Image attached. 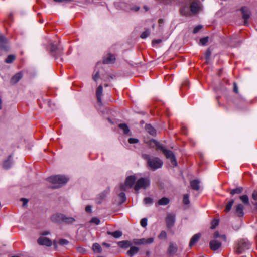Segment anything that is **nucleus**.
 Listing matches in <instances>:
<instances>
[{"label": "nucleus", "instance_id": "f257e3e1", "mask_svg": "<svg viewBox=\"0 0 257 257\" xmlns=\"http://www.w3.org/2000/svg\"><path fill=\"white\" fill-rule=\"evenodd\" d=\"M142 158L147 161L148 166L153 171L160 168L163 165L162 161L158 157H150L148 154H144Z\"/></svg>", "mask_w": 257, "mask_h": 257}, {"label": "nucleus", "instance_id": "f03ea898", "mask_svg": "<svg viewBox=\"0 0 257 257\" xmlns=\"http://www.w3.org/2000/svg\"><path fill=\"white\" fill-rule=\"evenodd\" d=\"M47 180L53 184V188H57L65 184L67 182L68 178L65 176L58 175L50 176L47 178Z\"/></svg>", "mask_w": 257, "mask_h": 257}, {"label": "nucleus", "instance_id": "7ed1b4c3", "mask_svg": "<svg viewBox=\"0 0 257 257\" xmlns=\"http://www.w3.org/2000/svg\"><path fill=\"white\" fill-rule=\"evenodd\" d=\"M153 142L154 143L156 147V150H160L161 151H162L164 155L166 156V157L167 159H169L170 160L172 164L174 166H176L177 163L175 159V157L173 154V152L169 150L165 149L160 144V143L157 142L156 141L154 140Z\"/></svg>", "mask_w": 257, "mask_h": 257}, {"label": "nucleus", "instance_id": "20e7f679", "mask_svg": "<svg viewBox=\"0 0 257 257\" xmlns=\"http://www.w3.org/2000/svg\"><path fill=\"white\" fill-rule=\"evenodd\" d=\"M250 243L246 239H241L237 241L235 245V251L238 254H241L250 248Z\"/></svg>", "mask_w": 257, "mask_h": 257}, {"label": "nucleus", "instance_id": "39448f33", "mask_svg": "<svg viewBox=\"0 0 257 257\" xmlns=\"http://www.w3.org/2000/svg\"><path fill=\"white\" fill-rule=\"evenodd\" d=\"M150 180L148 178H141L135 185L134 189L138 191L140 189H146L150 185Z\"/></svg>", "mask_w": 257, "mask_h": 257}, {"label": "nucleus", "instance_id": "423d86ee", "mask_svg": "<svg viewBox=\"0 0 257 257\" xmlns=\"http://www.w3.org/2000/svg\"><path fill=\"white\" fill-rule=\"evenodd\" d=\"M136 180V178L134 175H131L127 177L126 178L125 183L124 184H121L120 186V190L122 191H127L128 189L131 188L135 181Z\"/></svg>", "mask_w": 257, "mask_h": 257}, {"label": "nucleus", "instance_id": "0eeeda50", "mask_svg": "<svg viewBox=\"0 0 257 257\" xmlns=\"http://www.w3.org/2000/svg\"><path fill=\"white\" fill-rule=\"evenodd\" d=\"M242 13V19L244 20V25H248L249 23L247 20L250 18L251 13L249 9L246 7H243L241 9Z\"/></svg>", "mask_w": 257, "mask_h": 257}, {"label": "nucleus", "instance_id": "6e6552de", "mask_svg": "<svg viewBox=\"0 0 257 257\" xmlns=\"http://www.w3.org/2000/svg\"><path fill=\"white\" fill-rule=\"evenodd\" d=\"M38 243L40 245H44L50 247L52 245V241L45 236H41L37 240Z\"/></svg>", "mask_w": 257, "mask_h": 257}, {"label": "nucleus", "instance_id": "1a4fd4ad", "mask_svg": "<svg viewBox=\"0 0 257 257\" xmlns=\"http://www.w3.org/2000/svg\"><path fill=\"white\" fill-rule=\"evenodd\" d=\"M175 220V216L174 214L172 213L168 214L166 219L167 227L171 228L172 227L174 224Z\"/></svg>", "mask_w": 257, "mask_h": 257}, {"label": "nucleus", "instance_id": "9d476101", "mask_svg": "<svg viewBox=\"0 0 257 257\" xmlns=\"http://www.w3.org/2000/svg\"><path fill=\"white\" fill-rule=\"evenodd\" d=\"M64 215L61 213H56L52 215L51 220L54 222L60 223L64 221Z\"/></svg>", "mask_w": 257, "mask_h": 257}, {"label": "nucleus", "instance_id": "9b49d317", "mask_svg": "<svg viewBox=\"0 0 257 257\" xmlns=\"http://www.w3.org/2000/svg\"><path fill=\"white\" fill-rule=\"evenodd\" d=\"M0 48L5 51H7L9 48L7 40L1 34H0Z\"/></svg>", "mask_w": 257, "mask_h": 257}, {"label": "nucleus", "instance_id": "f8f14e48", "mask_svg": "<svg viewBox=\"0 0 257 257\" xmlns=\"http://www.w3.org/2000/svg\"><path fill=\"white\" fill-rule=\"evenodd\" d=\"M221 245V243L218 240H213L210 242L209 246L210 248L215 251L219 249Z\"/></svg>", "mask_w": 257, "mask_h": 257}, {"label": "nucleus", "instance_id": "ddd939ff", "mask_svg": "<svg viewBox=\"0 0 257 257\" xmlns=\"http://www.w3.org/2000/svg\"><path fill=\"white\" fill-rule=\"evenodd\" d=\"M115 61V56L111 54H107L103 59V63L104 64H112Z\"/></svg>", "mask_w": 257, "mask_h": 257}, {"label": "nucleus", "instance_id": "4468645a", "mask_svg": "<svg viewBox=\"0 0 257 257\" xmlns=\"http://www.w3.org/2000/svg\"><path fill=\"white\" fill-rule=\"evenodd\" d=\"M200 9L199 4L196 2L191 3L190 7L191 13L195 14L198 13Z\"/></svg>", "mask_w": 257, "mask_h": 257}, {"label": "nucleus", "instance_id": "2eb2a0df", "mask_svg": "<svg viewBox=\"0 0 257 257\" xmlns=\"http://www.w3.org/2000/svg\"><path fill=\"white\" fill-rule=\"evenodd\" d=\"M177 249L178 248L176 245L171 242L169 244L167 252L170 255H174L177 252Z\"/></svg>", "mask_w": 257, "mask_h": 257}, {"label": "nucleus", "instance_id": "dca6fc26", "mask_svg": "<svg viewBox=\"0 0 257 257\" xmlns=\"http://www.w3.org/2000/svg\"><path fill=\"white\" fill-rule=\"evenodd\" d=\"M244 206L241 204H239L235 206V213L239 217H243Z\"/></svg>", "mask_w": 257, "mask_h": 257}, {"label": "nucleus", "instance_id": "f3484780", "mask_svg": "<svg viewBox=\"0 0 257 257\" xmlns=\"http://www.w3.org/2000/svg\"><path fill=\"white\" fill-rule=\"evenodd\" d=\"M23 74L21 72H19L14 75L11 78L10 82L14 84L17 83L22 77Z\"/></svg>", "mask_w": 257, "mask_h": 257}, {"label": "nucleus", "instance_id": "a211bd4d", "mask_svg": "<svg viewBox=\"0 0 257 257\" xmlns=\"http://www.w3.org/2000/svg\"><path fill=\"white\" fill-rule=\"evenodd\" d=\"M103 87L101 85L99 86L96 90V96L98 102L101 104V95L102 94Z\"/></svg>", "mask_w": 257, "mask_h": 257}, {"label": "nucleus", "instance_id": "6ab92c4d", "mask_svg": "<svg viewBox=\"0 0 257 257\" xmlns=\"http://www.w3.org/2000/svg\"><path fill=\"white\" fill-rule=\"evenodd\" d=\"M154 239L153 238H149L147 239H141L138 240L137 242H135L136 244H150L153 242Z\"/></svg>", "mask_w": 257, "mask_h": 257}, {"label": "nucleus", "instance_id": "aec40b11", "mask_svg": "<svg viewBox=\"0 0 257 257\" xmlns=\"http://www.w3.org/2000/svg\"><path fill=\"white\" fill-rule=\"evenodd\" d=\"M201 235L200 233H197L193 236L189 243V246L191 247L193 246L200 239Z\"/></svg>", "mask_w": 257, "mask_h": 257}, {"label": "nucleus", "instance_id": "412c9836", "mask_svg": "<svg viewBox=\"0 0 257 257\" xmlns=\"http://www.w3.org/2000/svg\"><path fill=\"white\" fill-rule=\"evenodd\" d=\"M12 164V158L11 155H10L8 159L5 161L3 164V167L6 169H8L10 168Z\"/></svg>", "mask_w": 257, "mask_h": 257}, {"label": "nucleus", "instance_id": "4be33fe9", "mask_svg": "<svg viewBox=\"0 0 257 257\" xmlns=\"http://www.w3.org/2000/svg\"><path fill=\"white\" fill-rule=\"evenodd\" d=\"M199 183L200 182L199 180H194L190 182V185L193 190H198L200 188Z\"/></svg>", "mask_w": 257, "mask_h": 257}, {"label": "nucleus", "instance_id": "5701e85b", "mask_svg": "<svg viewBox=\"0 0 257 257\" xmlns=\"http://www.w3.org/2000/svg\"><path fill=\"white\" fill-rule=\"evenodd\" d=\"M139 250V249L138 247L136 246H132L127 252V254L130 256H132L136 254L138 252Z\"/></svg>", "mask_w": 257, "mask_h": 257}, {"label": "nucleus", "instance_id": "b1692460", "mask_svg": "<svg viewBox=\"0 0 257 257\" xmlns=\"http://www.w3.org/2000/svg\"><path fill=\"white\" fill-rule=\"evenodd\" d=\"M146 131L150 135L154 136L156 134V130L150 124H146L145 126Z\"/></svg>", "mask_w": 257, "mask_h": 257}, {"label": "nucleus", "instance_id": "393cba45", "mask_svg": "<svg viewBox=\"0 0 257 257\" xmlns=\"http://www.w3.org/2000/svg\"><path fill=\"white\" fill-rule=\"evenodd\" d=\"M92 250L95 253H101L102 252V248L100 244L97 243L93 244Z\"/></svg>", "mask_w": 257, "mask_h": 257}, {"label": "nucleus", "instance_id": "a878e982", "mask_svg": "<svg viewBox=\"0 0 257 257\" xmlns=\"http://www.w3.org/2000/svg\"><path fill=\"white\" fill-rule=\"evenodd\" d=\"M181 13L184 16L191 15V12L189 10V8L187 6L182 7L180 10Z\"/></svg>", "mask_w": 257, "mask_h": 257}, {"label": "nucleus", "instance_id": "bb28decb", "mask_svg": "<svg viewBox=\"0 0 257 257\" xmlns=\"http://www.w3.org/2000/svg\"><path fill=\"white\" fill-rule=\"evenodd\" d=\"M243 190V188L241 187H239L235 189L230 190V193L231 195H233L234 194H240Z\"/></svg>", "mask_w": 257, "mask_h": 257}, {"label": "nucleus", "instance_id": "cd10ccee", "mask_svg": "<svg viewBox=\"0 0 257 257\" xmlns=\"http://www.w3.org/2000/svg\"><path fill=\"white\" fill-rule=\"evenodd\" d=\"M118 245L121 248H127L131 245V243L129 241H121L118 243Z\"/></svg>", "mask_w": 257, "mask_h": 257}, {"label": "nucleus", "instance_id": "c85d7f7f", "mask_svg": "<svg viewBox=\"0 0 257 257\" xmlns=\"http://www.w3.org/2000/svg\"><path fill=\"white\" fill-rule=\"evenodd\" d=\"M233 203H234V200L233 199H231L230 201H229L226 203V205L225 206V208L224 211L226 212H228L229 211H230L231 209V208H232V206Z\"/></svg>", "mask_w": 257, "mask_h": 257}, {"label": "nucleus", "instance_id": "c756f323", "mask_svg": "<svg viewBox=\"0 0 257 257\" xmlns=\"http://www.w3.org/2000/svg\"><path fill=\"white\" fill-rule=\"evenodd\" d=\"M75 221V219L74 218L72 217H66L65 215H64L63 222L66 224H70L73 223Z\"/></svg>", "mask_w": 257, "mask_h": 257}, {"label": "nucleus", "instance_id": "7c9ffc66", "mask_svg": "<svg viewBox=\"0 0 257 257\" xmlns=\"http://www.w3.org/2000/svg\"><path fill=\"white\" fill-rule=\"evenodd\" d=\"M213 237L215 239L219 238L225 241H226V236L224 235H220L219 232L217 231L214 232V233L213 234Z\"/></svg>", "mask_w": 257, "mask_h": 257}, {"label": "nucleus", "instance_id": "2f4dec72", "mask_svg": "<svg viewBox=\"0 0 257 257\" xmlns=\"http://www.w3.org/2000/svg\"><path fill=\"white\" fill-rule=\"evenodd\" d=\"M169 203V200L166 197H163L161 199H160L158 202V203L160 205H166Z\"/></svg>", "mask_w": 257, "mask_h": 257}, {"label": "nucleus", "instance_id": "473e14b6", "mask_svg": "<svg viewBox=\"0 0 257 257\" xmlns=\"http://www.w3.org/2000/svg\"><path fill=\"white\" fill-rule=\"evenodd\" d=\"M241 201L245 205H248L249 204V198L247 195H244L240 196L239 197Z\"/></svg>", "mask_w": 257, "mask_h": 257}, {"label": "nucleus", "instance_id": "72a5a7b5", "mask_svg": "<svg viewBox=\"0 0 257 257\" xmlns=\"http://www.w3.org/2000/svg\"><path fill=\"white\" fill-rule=\"evenodd\" d=\"M108 234L112 235L115 238H119L122 235V232L120 231H116L113 232H108Z\"/></svg>", "mask_w": 257, "mask_h": 257}, {"label": "nucleus", "instance_id": "f704fd0d", "mask_svg": "<svg viewBox=\"0 0 257 257\" xmlns=\"http://www.w3.org/2000/svg\"><path fill=\"white\" fill-rule=\"evenodd\" d=\"M119 127L120 128H121V130H123L124 134H126L130 131V130L128 128V126L125 124H123V123L120 124L119 125Z\"/></svg>", "mask_w": 257, "mask_h": 257}, {"label": "nucleus", "instance_id": "c9c22d12", "mask_svg": "<svg viewBox=\"0 0 257 257\" xmlns=\"http://www.w3.org/2000/svg\"><path fill=\"white\" fill-rule=\"evenodd\" d=\"M15 59V55H10L5 59V62L7 63H11Z\"/></svg>", "mask_w": 257, "mask_h": 257}, {"label": "nucleus", "instance_id": "e433bc0d", "mask_svg": "<svg viewBox=\"0 0 257 257\" xmlns=\"http://www.w3.org/2000/svg\"><path fill=\"white\" fill-rule=\"evenodd\" d=\"M150 34V31L149 29L146 30L141 35V38L142 39H145L148 37Z\"/></svg>", "mask_w": 257, "mask_h": 257}, {"label": "nucleus", "instance_id": "4c0bfd02", "mask_svg": "<svg viewBox=\"0 0 257 257\" xmlns=\"http://www.w3.org/2000/svg\"><path fill=\"white\" fill-rule=\"evenodd\" d=\"M51 51L52 53H53V52L57 53V51H58V53L59 54L60 53L61 50H60L59 48H58L56 45L52 44L51 45Z\"/></svg>", "mask_w": 257, "mask_h": 257}, {"label": "nucleus", "instance_id": "58836bf2", "mask_svg": "<svg viewBox=\"0 0 257 257\" xmlns=\"http://www.w3.org/2000/svg\"><path fill=\"white\" fill-rule=\"evenodd\" d=\"M209 38L208 37H205L204 38H202L200 39V43L202 46H204L206 45L208 41Z\"/></svg>", "mask_w": 257, "mask_h": 257}, {"label": "nucleus", "instance_id": "ea45409f", "mask_svg": "<svg viewBox=\"0 0 257 257\" xmlns=\"http://www.w3.org/2000/svg\"><path fill=\"white\" fill-rule=\"evenodd\" d=\"M183 203L185 205L189 204L190 201L189 199V195L188 194H185L183 196Z\"/></svg>", "mask_w": 257, "mask_h": 257}, {"label": "nucleus", "instance_id": "a19ab883", "mask_svg": "<svg viewBox=\"0 0 257 257\" xmlns=\"http://www.w3.org/2000/svg\"><path fill=\"white\" fill-rule=\"evenodd\" d=\"M140 224L141 226L143 227H146L147 225V219L146 218H144L141 219L140 221Z\"/></svg>", "mask_w": 257, "mask_h": 257}, {"label": "nucleus", "instance_id": "79ce46f5", "mask_svg": "<svg viewBox=\"0 0 257 257\" xmlns=\"http://www.w3.org/2000/svg\"><path fill=\"white\" fill-rule=\"evenodd\" d=\"M119 197L121 198V203H123L126 200L125 194L124 192H121L119 194Z\"/></svg>", "mask_w": 257, "mask_h": 257}, {"label": "nucleus", "instance_id": "37998d69", "mask_svg": "<svg viewBox=\"0 0 257 257\" xmlns=\"http://www.w3.org/2000/svg\"><path fill=\"white\" fill-rule=\"evenodd\" d=\"M167 237L166 232L165 231H162L159 235L160 239H166Z\"/></svg>", "mask_w": 257, "mask_h": 257}, {"label": "nucleus", "instance_id": "c03bdc74", "mask_svg": "<svg viewBox=\"0 0 257 257\" xmlns=\"http://www.w3.org/2000/svg\"><path fill=\"white\" fill-rule=\"evenodd\" d=\"M219 223V221L217 219H214L212 221L211 223V228H215Z\"/></svg>", "mask_w": 257, "mask_h": 257}, {"label": "nucleus", "instance_id": "a18cd8bd", "mask_svg": "<svg viewBox=\"0 0 257 257\" xmlns=\"http://www.w3.org/2000/svg\"><path fill=\"white\" fill-rule=\"evenodd\" d=\"M69 243L68 241L66 239H61L59 241V244L61 245H66Z\"/></svg>", "mask_w": 257, "mask_h": 257}, {"label": "nucleus", "instance_id": "49530a36", "mask_svg": "<svg viewBox=\"0 0 257 257\" xmlns=\"http://www.w3.org/2000/svg\"><path fill=\"white\" fill-rule=\"evenodd\" d=\"M91 222L93 223L96 225H98L100 223V220L96 217H93L90 221Z\"/></svg>", "mask_w": 257, "mask_h": 257}, {"label": "nucleus", "instance_id": "de8ad7c7", "mask_svg": "<svg viewBox=\"0 0 257 257\" xmlns=\"http://www.w3.org/2000/svg\"><path fill=\"white\" fill-rule=\"evenodd\" d=\"M202 27L201 25H198L196 26L193 30V33L194 34L198 33L201 30Z\"/></svg>", "mask_w": 257, "mask_h": 257}, {"label": "nucleus", "instance_id": "09e8293b", "mask_svg": "<svg viewBox=\"0 0 257 257\" xmlns=\"http://www.w3.org/2000/svg\"><path fill=\"white\" fill-rule=\"evenodd\" d=\"M144 201L145 204H151L153 202V200L150 197H146L144 199Z\"/></svg>", "mask_w": 257, "mask_h": 257}, {"label": "nucleus", "instance_id": "8fccbe9b", "mask_svg": "<svg viewBox=\"0 0 257 257\" xmlns=\"http://www.w3.org/2000/svg\"><path fill=\"white\" fill-rule=\"evenodd\" d=\"M211 52L210 50V49H207L205 54V58L207 60L209 59V58H210V56H211Z\"/></svg>", "mask_w": 257, "mask_h": 257}, {"label": "nucleus", "instance_id": "3c124183", "mask_svg": "<svg viewBox=\"0 0 257 257\" xmlns=\"http://www.w3.org/2000/svg\"><path fill=\"white\" fill-rule=\"evenodd\" d=\"M139 141V140L137 139H135V138H130L128 139V142L130 143V144H135V143H138Z\"/></svg>", "mask_w": 257, "mask_h": 257}, {"label": "nucleus", "instance_id": "603ef678", "mask_svg": "<svg viewBox=\"0 0 257 257\" xmlns=\"http://www.w3.org/2000/svg\"><path fill=\"white\" fill-rule=\"evenodd\" d=\"M233 91L236 93H238V87L237 86V84L235 82H234L233 83Z\"/></svg>", "mask_w": 257, "mask_h": 257}, {"label": "nucleus", "instance_id": "864d4df0", "mask_svg": "<svg viewBox=\"0 0 257 257\" xmlns=\"http://www.w3.org/2000/svg\"><path fill=\"white\" fill-rule=\"evenodd\" d=\"M189 81L188 80H185L183 83H182V88L183 87H188V85H189Z\"/></svg>", "mask_w": 257, "mask_h": 257}, {"label": "nucleus", "instance_id": "5fc2aeb1", "mask_svg": "<svg viewBox=\"0 0 257 257\" xmlns=\"http://www.w3.org/2000/svg\"><path fill=\"white\" fill-rule=\"evenodd\" d=\"M124 4L123 3V2H115L114 3V5L116 7H122V6L123 5H124Z\"/></svg>", "mask_w": 257, "mask_h": 257}, {"label": "nucleus", "instance_id": "6e6d98bb", "mask_svg": "<svg viewBox=\"0 0 257 257\" xmlns=\"http://www.w3.org/2000/svg\"><path fill=\"white\" fill-rule=\"evenodd\" d=\"M162 42L161 39L154 40L152 41V45L154 46L156 44L160 43Z\"/></svg>", "mask_w": 257, "mask_h": 257}, {"label": "nucleus", "instance_id": "4d7b16f0", "mask_svg": "<svg viewBox=\"0 0 257 257\" xmlns=\"http://www.w3.org/2000/svg\"><path fill=\"white\" fill-rule=\"evenodd\" d=\"M99 77V72H97L95 75L93 77V79L94 81H96Z\"/></svg>", "mask_w": 257, "mask_h": 257}, {"label": "nucleus", "instance_id": "13d9d810", "mask_svg": "<svg viewBox=\"0 0 257 257\" xmlns=\"http://www.w3.org/2000/svg\"><path fill=\"white\" fill-rule=\"evenodd\" d=\"M252 197L254 200H257V192L256 191H254L252 193Z\"/></svg>", "mask_w": 257, "mask_h": 257}, {"label": "nucleus", "instance_id": "bf43d9fd", "mask_svg": "<svg viewBox=\"0 0 257 257\" xmlns=\"http://www.w3.org/2000/svg\"><path fill=\"white\" fill-rule=\"evenodd\" d=\"M40 234L42 236H46V235H49L50 234V232L49 231H43V232H41Z\"/></svg>", "mask_w": 257, "mask_h": 257}, {"label": "nucleus", "instance_id": "052dcab7", "mask_svg": "<svg viewBox=\"0 0 257 257\" xmlns=\"http://www.w3.org/2000/svg\"><path fill=\"white\" fill-rule=\"evenodd\" d=\"M158 23H159V29L161 28L162 27V24H163L164 23V20L163 19H159L158 20Z\"/></svg>", "mask_w": 257, "mask_h": 257}, {"label": "nucleus", "instance_id": "680f3d73", "mask_svg": "<svg viewBox=\"0 0 257 257\" xmlns=\"http://www.w3.org/2000/svg\"><path fill=\"white\" fill-rule=\"evenodd\" d=\"M85 210L87 212H90L91 210V207L89 205H88L85 208Z\"/></svg>", "mask_w": 257, "mask_h": 257}, {"label": "nucleus", "instance_id": "e2e57ef3", "mask_svg": "<svg viewBox=\"0 0 257 257\" xmlns=\"http://www.w3.org/2000/svg\"><path fill=\"white\" fill-rule=\"evenodd\" d=\"M55 2H71L72 0H54Z\"/></svg>", "mask_w": 257, "mask_h": 257}, {"label": "nucleus", "instance_id": "0e129e2a", "mask_svg": "<svg viewBox=\"0 0 257 257\" xmlns=\"http://www.w3.org/2000/svg\"><path fill=\"white\" fill-rule=\"evenodd\" d=\"M21 200L23 202L24 206L28 203V200L25 198H22Z\"/></svg>", "mask_w": 257, "mask_h": 257}, {"label": "nucleus", "instance_id": "69168bd1", "mask_svg": "<svg viewBox=\"0 0 257 257\" xmlns=\"http://www.w3.org/2000/svg\"><path fill=\"white\" fill-rule=\"evenodd\" d=\"M102 245L105 246L106 247H109L110 246L109 244L105 242L102 243Z\"/></svg>", "mask_w": 257, "mask_h": 257}, {"label": "nucleus", "instance_id": "338daca9", "mask_svg": "<svg viewBox=\"0 0 257 257\" xmlns=\"http://www.w3.org/2000/svg\"><path fill=\"white\" fill-rule=\"evenodd\" d=\"M139 9H140V8H139V7H138V6H136V7H135L133 9V10H134V11H139Z\"/></svg>", "mask_w": 257, "mask_h": 257}, {"label": "nucleus", "instance_id": "774afa93", "mask_svg": "<svg viewBox=\"0 0 257 257\" xmlns=\"http://www.w3.org/2000/svg\"><path fill=\"white\" fill-rule=\"evenodd\" d=\"M253 204L255 205V208H256V209L257 210V203H254Z\"/></svg>", "mask_w": 257, "mask_h": 257}]
</instances>
